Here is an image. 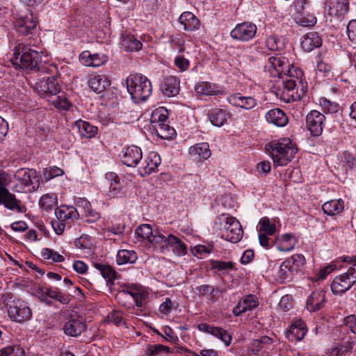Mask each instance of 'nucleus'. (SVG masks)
<instances>
[{
    "label": "nucleus",
    "mask_w": 356,
    "mask_h": 356,
    "mask_svg": "<svg viewBox=\"0 0 356 356\" xmlns=\"http://www.w3.org/2000/svg\"><path fill=\"white\" fill-rule=\"evenodd\" d=\"M293 65L290 63L289 59L280 54L268 58V63L265 67L270 72L271 76L275 77L289 75L291 71Z\"/></svg>",
    "instance_id": "9d476101"
},
{
    "label": "nucleus",
    "mask_w": 356,
    "mask_h": 356,
    "mask_svg": "<svg viewBox=\"0 0 356 356\" xmlns=\"http://www.w3.org/2000/svg\"><path fill=\"white\" fill-rule=\"evenodd\" d=\"M168 247H172L173 248V252L177 256H184L187 253V247L186 244L175 235L168 234Z\"/></svg>",
    "instance_id": "4c0bfd02"
},
{
    "label": "nucleus",
    "mask_w": 356,
    "mask_h": 356,
    "mask_svg": "<svg viewBox=\"0 0 356 356\" xmlns=\"http://www.w3.org/2000/svg\"><path fill=\"white\" fill-rule=\"evenodd\" d=\"M175 65L181 71L184 72L188 70L189 67L190 62L183 56H177L175 59Z\"/></svg>",
    "instance_id": "69168bd1"
},
{
    "label": "nucleus",
    "mask_w": 356,
    "mask_h": 356,
    "mask_svg": "<svg viewBox=\"0 0 356 356\" xmlns=\"http://www.w3.org/2000/svg\"><path fill=\"white\" fill-rule=\"evenodd\" d=\"M189 154L195 159H207L211 156V152L207 143H202L191 146L188 149Z\"/></svg>",
    "instance_id": "7c9ffc66"
},
{
    "label": "nucleus",
    "mask_w": 356,
    "mask_h": 356,
    "mask_svg": "<svg viewBox=\"0 0 356 356\" xmlns=\"http://www.w3.org/2000/svg\"><path fill=\"white\" fill-rule=\"evenodd\" d=\"M106 321L108 323H112L118 327L126 325L123 313L119 310H113L112 312L108 314Z\"/></svg>",
    "instance_id": "8fccbe9b"
},
{
    "label": "nucleus",
    "mask_w": 356,
    "mask_h": 356,
    "mask_svg": "<svg viewBox=\"0 0 356 356\" xmlns=\"http://www.w3.org/2000/svg\"><path fill=\"white\" fill-rule=\"evenodd\" d=\"M94 267L98 270L102 277L110 283H113V281L117 278V272L113 269V268L104 263H93Z\"/></svg>",
    "instance_id": "c9c22d12"
},
{
    "label": "nucleus",
    "mask_w": 356,
    "mask_h": 356,
    "mask_svg": "<svg viewBox=\"0 0 356 356\" xmlns=\"http://www.w3.org/2000/svg\"><path fill=\"white\" fill-rule=\"evenodd\" d=\"M349 3L348 1L332 2L330 7L328 13L330 15L341 17L348 12Z\"/></svg>",
    "instance_id": "a19ab883"
},
{
    "label": "nucleus",
    "mask_w": 356,
    "mask_h": 356,
    "mask_svg": "<svg viewBox=\"0 0 356 356\" xmlns=\"http://www.w3.org/2000/svg\"><path fill=\"white\" fill-rule=\"evenodd\" d=\"M326 302L325 293L321 290H316L312 293L306 302V307L309 311L316 312L324 307Z\"/></svg>",
    "instance_id": "412c9836"
},
{
    "label": "nucleus",
    "mask_w": 356,
    "mask_h": 356,
    "mask_svg": "<svg viewBox=\"0 0 356 356\" xmlns=\"http://www.w3.org/2000/svg\"><path fill=\"white\" fill-rule=\"evenodd\" d=\"M322 39L317 32H309L302 38L301 47L305 51H311L315 48L321 47Z\"/></svg>",
    "instance_id": "cd10ccee"
},
{
    "label": "nucleus",
    "mask_w": 356,
    "mask_h": 356,
    "mask_svg": "<svg viewBox=\"0 0 356 356\" xmlns=\"http://www.w3.org/2000/svg\"><path fill=\"white\" fill-rule=\"evenodd\" d=\"M49 89L47 91L46 96H52L58 94L60 92V86L59 85L58 81L54 79L53 76L49 77V83L48 85Z\"/></svg>",
    "instance_id": "052dcab7"
},
{
    "label": "nucleus",
    "mask_w": 356,
    "mask_h": 356,
    "mask_svg": "<svg viewBox=\"0 0 356 356\" xmlns=\"http://www.w3.org/2000/svg\"><path fill=\"white\" fill-rule=\"evenodd\" d=\"M325 117L319 111H311L307 115L306 124L307 129L314 136H320L324 127Z\"/></svg>",
    "instance_id": "4468645a"
},
{
    "label": "nucleus",
    "mask_w": 356,
    "mask_h": 356,
    "mask_svg": "<svg viewBox=\"0 0 356 356\" xmlns=\"http://www.w3.org/2000/svg\"><path fill=\"white\" fill-rule=\"evenodd\" d=\"M0 356H25V351L19 345L9 346L0 349Z\"/></svg>",
    "instance_id": "de8ad7c7"
},
{
    "label": "nucleus",
    "mask_w": 356,
    "mask_h": 356,
    "mask_svg": "<svg viewBox=\"0 0 356 356\" xmlns=\"http://www.w3.org/2000/svg\"><path fill=\"white\" fill-rule=\"evenodd\" d=\"M240 302L243 307H245L246 312L252 311L257 307L259 305L257 298L252 295L245 296L244 299Z\"/></svg>",
    "instance_id": "4d7b16f0"
},
{
    "label": "nucleus",
    "mask_w": 356,
    "mask_h": 356,
    "mask_svg": "<svg viewBox=\"0 0 356 356\" xmlns=\"http://www.w3.org/2000/svg\"><path fill=\"white\" fill-rule=\"evenodd\" d=\"M125 225L120 220L111 222V225L105 228V232H111L114 234H121L124 231Z\"/></svg>",
    "instance_id": "bf43d9fd"
},
{
    "label": "nucleus",
    "mask_w": 356,
    "mask_h": 356,
    "mask_svg": "<svg viewBox=\"0 0 356 356\" xmlns=\"http://www.w3.org/2000/svg\"><path fill=\"white\" fill-rule=\"evenodd\" d=\"M49 77L50 76H44L35 83V88L40 96L47 95V91L49 89Z\"/></svg>",
    "instance_id": "13d9d810"
},
{
    "label": "nucleus",
    "mask_w": 356,
    "mask_h": 356,
    "mask_svg": "<svg viewBox=\"0 0 356 356\" xmlns=\"http://www.w3.org/2000/svg\"><path fill=\"white\" fill-rule=\"evenodd\" d=\"M207 116L213 126L220 127L227 122L232 115L226 109L214 108L208 111Z\"/></svg>",
    "instance_id": "6ab92c4d"
},
{
    "label": "nucleus",
    "mask_w": 356,
    "mask_h": 356,
    "mask_svg": "<svg viewBox=\"0 0 356 356\" xmlns=\"http://www.w3.org/2000/svg\"><path fill=\"white\" fill-rule=\"evenodd\" d=\"M195 92L199 95H218L223 93L222 88L216 83L202 81L195 86Z\"/></svg>",
    "instance_id": "a878e982"
},
{
    "label": "nucleus",
    "mask_w": 356,
    "mask_h": 356,
    "mask_svg": "<svg viewBox=\"0 0 356 356\" xmlns=\"http://www.w3.org/2000/svg\"><path fill=\"white\" fill-rule=\"evenodd\" d=\"M309 0H296L294 8L296 15L304 14L305 10L309 5Z\"/></svg>",
    "instance_id": "0e129e2a"
},
{
    "label": "nucleus",
    "mask_w": 356,
    "mask_h": 356,
    "mask_svg": "<svg viewBox=\"0 0 356 356\" xmlns=\"http://www.w3.org/2000/svg\"><path fill=\"white\" fill-rule=\"evenodd\" d=\"M266 149L269 152L275 166L287 165L298 152L296 144L289 138L273 140L266 145Z\"/></svg>",
    "instance_id": "f03ea898"
},
{
    "label": "nucleus",
    "mask_w": 356,
    "mask_h": 356,
    "mask_svg": "<svg viewBox=\"0 0 356 356\" xmlns=\"http://www.w3.org/2000/svg\"><path fill=\"white\" fill-rule=\"evenodd\" d=\"M138 289L133 285L124 284L118 289L115 298L118 302H122V298H129L131 299Z\"/></svg>",
    "instance_id": "a18cd8bd"
},
{
    "label": "nucleus",
    "mask_w": 356,
    "mask_h": 356,
    "mask_svg": "<svg viewBox=\"0 0 356 356\" xmlns=\"http://www.w3.org/2000/svg\"><path fill=\"white\" fill-rule=\"evenodd\" d=\"M57 204V197L54 193L43 195L39 201L40 207L47 211L52 210Z\"/></svg>",
    "instance_id": "37998d69"
},
{
    "label": "nucleus",
    "mask_w": 356,
    "mask_h": 356,
    "mask_svg": "<svg viewBox=\"0 0 356 356\" xmlns=\"http://www.w3.org/2000/svg\"><path fill=\"white\" fill-rule=\"evenodd\" d=\"M121 45L122 47L127 51H137L142 48L143 44L140 40H137L134 35L123 34Z\"/></svg>",
    "instance_id": "f704fd0d"
},
{
    "label": "nucleus",
    "mask_w": 356,
    "mask_h": 356,
    "mask_svg": "<svg viewBox=\"0 0 356 356\" xmlns=\"http://www.w3.org/2000/svg\"><path fill=\"white\" fill-rule=\"evenodd\" d=\"M214 227L216 230L222 231L221 237L232 243L240 241L243 235V231L240 222L235 218L222 214L215 220Z\"/></svg>",
    "instance_id": "20e7f679"
},
{
    "label": "nucleus",
    "mask_w": 356,
    "mask_h": 356,
    "mask_svg": "<svg viewBox=\"0 0 356 356\" xmlns=\"http://www.w3.org/2000/svg\"><path fill=\"white\" fill-rule=\"evenodd\" d=\"M200 331L210 334L223 341L225 346H228L232 342L231 335L224 329L219 327H215L206 323H202L197 325Z\"/></svg>",
    "instance_id": "dca6fc26"
},
{
    "label": "nucleus",
    "mask_w": 356,
    "mask_h": 356,
    "mask_svg": "<svg viewBox=\"0 0 356 356\" xmlns=\"http://www.w3.org/2000/svg\"><path fill=\"white\" fill-rule=\"evenodd\" d=\"M307 333L305 323L302 320H297L293 323L289 330L286 333L289 341L296 342L301 341Z\"/></svg>",
    "instance_id": "a211bd4d"
},
{
    "label": "nucleus",
    "mask_w": 356,
    "mask_h": 356,
    "mask_svg": "<svg viewBox=\"0 0 356 356\" xmlns=\"http://www.w3.org/2000/svg\"><path fill=\"white\" fill-rule=\"evenodd\" d=\"M8 314L14 321L22 323L32 317V312L27 304L19 299L14 300L8 306Z\"/></svg>",
    "instance_id": "9b49d317"
},
{
    "label": "nucleus",
    "mask_w": 356,
    "mask_h": 356,
    "mask_svg": "<svg viewBox=\"0 0 356 356\" xmlns=\"http://www.w3.org/2000/svg\"><path fill=\"white\" fill-rule=\"evenodd\" d=\"M320 105L323 111L327 113H335L339 108L337 103L331 102L326 98H321L320 99Z\"/></svg>",
    "instance_id": "5fc2aeb1"
},
{
    "label": "nucleus",
    "mask_w": 356,
    "mask_h": 356,
    "mask_svg": "<svg viewBox=\"0 0 356 356\" xmlns=\"http://www.w3.org/2000/svg\"><path fill=\"white\" fill-rule=\"evenodd\" d=\"M265 118L268 123L281 127L286 125L289 121L288 117L280 108H273L268 111L266 113Z\"/></svg>",
    "instance_id": "393cba45"
},
{
    "label": "nucleus",
    "mask_w": 356,
    "mask_h": 356,
    "mask_svg": "<svg viewBox=\"0 0 356 356\" xmlns=\"http://www.w3.org/2000/svg\"><path fill=\"white\" fill-rule=\"evenodd\" d=\"M257 32L255 24L244 22L238 24L230 32V37L236 41L246 42L252 40Z\"/></svg>",
    "instance_id": "f8f14e48"
},
{
    "label": "nucleus",
    "mask_w": 356,
    "mask_h": 356,
    "mask_svg": "<svg viewBox=\"0 0 356 356\" xmlns=\"http://www.w3.org/2000/svg\"><path fill=\"white\" fill-rule=\"evenodd\" d=\"M346 31L349 40L356 43V20L352 19L349 22L346 27Z\"/></svg>",
    "instance_id": "e2e57ef3"
},
{
    "label": "nucleus",
    "mask_w": 356,
    "mask_h": 356,
    "mask_svg": "<svg viewBox=\"0 0 356 356\" xmlns=\"http://www.w3.org/2000/svg\"><path fill=\"white\" fill-rule=\"evenodd\" d=\"M276 226L274 222L267 217H263L259 222V231L260 233H264L272 236L276 232Z\"/></svg>",
    "instance_id": "c03bdc74"
},
{
    "label": "nucleus",
    "mask_w": 356,
    "mask_h": 356,
    "mask_svg": "<svg viewBox=\"0 0 356 356\" xmlns=\"http://www.w3.org/2000/svg\"><path fill=\"white\" fill-rule=\"evenodd\" d=\"M106 179L110 181L109 196L115 197L122 188V185L120 181V179L116 173L113 172H107Z\"/></svg>",
    "instance_id": "e433bc0d"
},
{
    "label": "nucleus",
    "mask_w": 356,
    "mask_h": 356,
    "mask_svg": "<svg viewBox=\"0 0 356 356\" xmlns=\"http://www.w3.org/2000/svg\"><path fill=\"white\" fill-rule=\"evenodd\" d=\"M111 84L105 75H95L88 80V86L96 93L104 92Z\"/></svg>",
    "instance_id": "2f4dec72"
},
{
    "label": "nucleus",
    "mask_w": 356,
    "mask_h": 356,
    "mask_svg": "<svg viewBox=\"0 0 356 356\" xmlns=\"http://www.w3.org/2000/svg\"><path fill=\"white\" fill-rule=\"evenodd\" d=\"M344 262H348L347 271L335 277L331 284V290L335 295H339L348 291L356 282V256L345 257Z\"/></svg>",
    "instance_id": "39448f33"
},
{
    "label": "nucleus",
    "mask_w": 356,
    "mask_h": 356,
    "mask_svg": "<svg viewBox=\"0 0 356 356\" xmlns=\"http://www.w3.org/2000/svg\"><path fill=\"white\" fill-rule=\"evenodd\" d=\"M297 81L301 84L302 87V95H304L306 92L304 83H302V80L299 79L298 77H296L295 79L292 74V72L289 74V75H284L278 77L277 84L278 88H282V98L285 102H289L291 99L294 100L296 98L295 95L297 93L296 91L297 87Z\"/></svg>",
    "instance_id": "1a4fd4ad"
},
{
    "label": "nucleus",
    "mask_w": 356,
    "mask_h": 356,
    "mask_svg": "<svg viewBox=\"0 0 356 356\" xmlns=\"http://www.w3.org/2000/svg\"><path fill=\"white\" fill-rule=\"evenodd\" d=\"M0 204L10 210H17L19 213L26 211L25 207L21 205V201L9 191L0 195Z\"/></svg>",
    "instance_id": "4be33fe9"
},
{
    "label": "nucleus",
    "mask_w": 356,
    "mask_h": 356,
    "mask_svg": "<svg viewBox=\"0 0 356 356\" xmlns=\"http://www.w3.org/2000/svg\"><path fill=\"white\" fill-rule=\"evenodd\" d=\"M352 349V345L349 342L338 344L331 348L330 356H345Z\"/></svg>",
    "instance_id": "603ef678"
},
{
    "label": "nucleus",
    "mask_w": 356,
    "mask_h": 356,
    "mask_svg": "<svg viewBox=\"0 0 356 356\" xmlns=\"http://www.w3.org/2000/svg\"><path fill=\"white\" fill-rule=\"evenodd\" d=\"M129 94L134 103L145 101L152 94L150 81L141 74H131L126 79Z\"/></svg>",
    "instance_id": "7ed1b4c3"
},
{
    "label": "nucleus",
    "mask_w": 356,
    "mask_h": 356,
    "mask_svg": "<svg viewBox=\"0 0 356 356\" xmlns=\"http://www.w3.org/2000/svg\"><path fill=\"white\" fill-rule=\"evenodd\" d=\"M323 212L329 216H335L343 209V202L340 200H332L325 202L322 206Z\"/></svg>",
    "instance_id": "ea45409f"
},
{
    "label": "nucleus",
    "mask_w": 356,
    "mask_h": 356,
    "mask_svg": "<svg viewBox=\"0 0 356 356\" xmlns=\"http://www.w3.org/2000/svg\"><path fill=\"white\" fill-rule=\"evenodd\" d=\"M87 330L86 321L80 318L70 317L64 323L63 330L65 335L71 337L80 336Z\"/></svg>",
    "instance_id": "2eb2a0df"
},
{
    "label": "nucleus",
    "mask_w": 356,
    "mask_h": 356,
    "mask_svg": "<svg viewBox=\"0 0 356 356\" xmlns=\"http://www.w3.org/2000/svg\"><path fill=\"white\" fill-rule=\"evenodd\" d=\"M154 131L159 137L166 140L172 138L176 134L175 129L170 127L168 122L161 123Z\"/></svg>",
    "instance_id": "79ce46f5"
},
{
    "label": "nucleus",
    "mask_w": 356,
    "mask_h": 356,
    "mask_svg": "<svg viewBox=\"0 0 356 356\" xmlns=\"http://www.w3.org/2000/svg\"><path fill=\"white\" fill-rule=\"evenodd\" d=\"M294 20L298 24L304 27L313 26L317 22L316 17L310 14L307 16H305L304 14L296 15Z\"/></svg>",
    "instance_id": "09e8293b"
},
{
    "label": "nucleus",
    "mask_w": 356,
    "mask_h": 356,
    "mask_svg": "<svg viewBox=\"0 0 356 356\" xmlns=\"http://www.w3.org/2000/svg\"><path fill=\"white\" fill-rule=\"evenodd\" d=\"M137 259L136 252L129 250H120L116 257V262L118 265L134 264Z\"/></svg>",
    "instance_id": "58836bf2"
},
{
    "label": "nucleus",
    "mask_w": 356,
    "mask_h": 356,
    "mask_svg": "<svg viewBox=\"0 0 356 356\" xmlns=\"http://www.w3.org/2000/svg\"><path fill=\"white\" fill-rule=\"evenodd\" d=\"M344 159L346 165L348 168L351 170L356 168V157L352 155L350 153L346 152H344Z\"/></svg>",
    "instance_id": "774afa93"
},
{
    "label": "nucleus",
    "mask_w": 356,
    "mask_h": 356,
    "mask_svg": "<svg viewBox=\"0 0 356 356\" xmlns=\"http://www.w3.org/2000/svg\"><path fill=\"white\" fill-rule=\"evenodd\" d=\"M10 60L16 69L38 71L42 65V53L28 44L19 43L15 47Z\"/></svg>",
    "instance_id": "f257e3e1"
},
{
    "label": "nucleus",
    "mask_w": 356,
    "mask_h": 356,
    "mask_svg": "<svg viewBox=\"0 0 356 356\" xmlns=\"http://www.w3.org/2000/svg\"><path fill=\"white\" fill-rule=\"evenodd\" d=\"M168 234L165 236L159 229H154V233L149 240L154 250L163 253L168 248Z\"/></svg>",
    "instance_id": "bb28decb"
},
{
    "label": "nucleus",
    "mask_w": 356,
    "mask_h": 356,
    "mask_svg": "<svg viewBox=\"0 0 356 356\" xmlns=\"http://www.w3.org/2000/svg\"><path fill=\"white\" fill-rule=\"evenodd\" d=\"M64 173L63 170L56 166H50L43 170V178L45 181H49L56 177L60 176Z\"/></svg>",
    "instance_id": "6e6d98bb"
},
{
    "label": "nucleus",
    "mask_w": 356,
    "mask_h": 356,
    "mask_svg": "<svg viewBox=\"0 0 356 356\" xmlns=\"http://www.w3.org/2000/svg\"><path fill=\"white\" fill-rule=\"evenodd\" d=\"M38 24V22L33 13L28 10L19 15L15 22V28L19 34L28 35L34 33Z\"/></svg>",
    "instance_id": "ddd939ff"
},
{
    "label": "nucleus",
    "mask_w": 356,
    "mask_h": 356,
    "mask_svg": "<svg viewBox=\"0 0 356 356\" xmlns=\"http://www.w3.org/2000/svg\"><path fill=\"white\" fill-rule=\"evenodd\" d=\"M55 215L56 220L51 222L52 227L60 235L66 226L70 228L73 220L79 218V211L72 206H60L55 210Z\"/></svg>",
    "instance_id": "423d86ee"
},
{
    "label": "nucleus",
    "mask_w": 356,
    "mask_h": 356,
    "mask_svg": "<svg viewBox=\"0 0 356 356\" xmlns=\"http://www.w3.org/2000/svg\"><path fill=\"white\" fill-rule=\"evenodd\" d=\"M141 149L137 146L128 147L122 156V163L129 167H135L142 159Z\"/></svg>",
    "instance_id": "aec40b11"
},
{
    "label": "nucleus",
    "mask_w": 356,
    "mask_h": 356,
    "mask_svg": "<svg viewBox=\"0 0 356 356\" xmlns=\"http://www.w3.org/2000/svg\"><path fill=\"white\" fill-rule=\"evenodd\" d=\"M160 90L165 96H177L180 90L179 79L172 76L165 77L161 83Z\"/></svg>",
    "instance_id": "f3484780"
},
{
    "label": "nucleus",
    "mask_w": 356,
    "mask_h": 356,
    "mask_svg": "<svg viewBox=\"0 0 356 356\" xmlns=\"http://www.w3.org/2000/svg\"><path fill=\"white\" fill-rule=\"evenodd\" d=\"M171 351L168 346L162 344L149 345L147 349V354L149 356H156L163 354H169Z\"/></svg>",
    "instance_id": "3c124183"
},
{
    "label": "nucleus",
    "mask_w": 356,
    "mask_h": 356,
    "mask_svg": "<svg viewBox=\"0 0 356 356\" xmlns=\"http://www.w3.org/2000/svg\"><path fill=\"white\" fill-rule=\"evenodd\" d=\"M305 263V259L301 254H294L285 259L277 273V280L280 282L291 280Z\"/></svg>",
    "instance_id": "0eeeda50"
},
{
    "label": "nucleus",
    "mask_w": 356,
    "mask_h": 356,
    "mask_svg": "<svg viewBox=\"0 0 356 356\" xmlns=\"http://www.w3.org/2000/svg\"><path fill=\"white\" fill-rule=\"evenodd\" d=\"M227 101L233 106L241 107L244 109H251L257 105V101L252 97H245L240 93H236L230 95Z\"/></svg>",
    "instance_id": "5701e85b"
},
{
    "label": "nucleus",
    "mask_w": 356,
    "mask_h": 356,
    "mask_svg": "<svg viewBox=\"0 0 356 356\" xmlns=\"http://www.w3.org/2000/svg\"><path fill=\"white\" fill-rule=\"evenodd\" d=\"M75 125L83 138H90L97 134V127L88 122L79 120L75 122Z\"/></svg>",
    "instance_id": "72a5a7b5"
},
{
    "label": "nucleus",
    "mask_w": 356,
    "mask_h": 356,
    "mask_svg": "<svg viewBox=\"0 0 356 356\" xmlns=\"http://www.w3.org/2000/svg\"><path fill=\"white\" fill-rule=\"evenodd\" d=\"M179 22L184 26L185 31H189L198 29L200 25L199 19L191 12L183 13L179 18Z\"/></svg>",
    "instance_id": "c756f323"
},
{
    "label": "nucleus",
    "mask_w": 356,
    "mask_h": 356,
    "mask_svg": "<svg viewBox=\"0 0 356 356\" xmlns=\"http://www.w3.org/2000/svg\"><path fill=\"white\" fill-rule=\"evenodd\" d=\"M163 334L161 335L165 340L176 343L179 341L177 335L169 326L163 327Z\"/></svg>",
    "instance_id": "680f3d73"
},
{
    "label": "nucleus",
    "mask_w": 356,
    "mask_h": 356,
    "mask_svg": "<svg viewBox=\"0 0 356 356\" xmlns=\"http://www.w3.org/2000/svg\"><path fill=\"white\" fill-rule=\"evenodd\" d=\"M154 233V229L153 230L151 226L148 224L141 225L140 226L138 227L135 231V234L136 235L143 239L147 240L148 241Z\"/></svg>",
    "instance_id": "864d4df0"
},
{
    "label": "nucleus",
    "mask_w": 356,
    "mask_h": 356,
    "mask_svg": "<svg viewBox=\"0 0 356 356\" xmlns=\"http://www.w3.org/2000/svg\"><path fill=\"white\" fill-rule=\"evenodd\" d=\"M81 215L86 218V221L88 222H95L100 218V214L95 211L92 208V207H90L88 210H87L85 213H83Z\"/></svg>",
    "instance_id": "338daca9"
},
{
    "label": "nucleus",
    "mask_w": 356,
    "mask_h": 356,
    "mask_svg": "<svg viewBox=\"0 0 356 356\" xmlns=\"http://www.w3.org/2000/svg\"><path fill=\"white\" fill-rule=\"evenodd\" d=\"M211 268L220 273H225L234 269V263L232 261H223L220 260H211Z\"/></svg>",
    "instance_id": "49530a36"
},
{
    "label": "nucleus",
    "mask_w": 356,
    "mask_h": 356,
    "mask_svg": "<svg viewBox=\"0 0 356 356\" xmlns=\"http://www.w3.org/2000/svg\"><path fill=\"white\" fill-rule=\"evenodd\" d=\"M14 178L19 182V184L13 186L15 192H24L31 186L33 190H35L39 186L37 172L33 169L20 168L15 172Z\"/></svg>",
    "instance_id": "6e6552de"
},
{
    "label": "nucleus",
    "mask_w": 356,
    "mask_h": 356,
    "mask_svg": "<svg viewBox=\"0 0 356 356\" xmlns=\"http://www.w3.org/2000/svg\"><path fill=\"white\" fill-rule=\"evenodd\" d=\"M160 162L161 159L158 154L154 152L149 153L147 158L142 163V167L140 168V175L145 176L155 172Z\"/></svg>",
    "instance_id": "b1692460"
},
{
    "label": "nucleus",
    "mask_w": 356,
    "mask_h": 356,
    "mask_svg": "<svg viewBox=\"0 0 356 356\" xmlns=\"http://www.w3.org/2000/svg\"><path fill=\"white\" fill-rule=\"evenodd\" d=\"M195 289L199 293L200 296L206 297L212 302L218 300L222 294L221 289L209 284L200 285L197 286Z\"/></svg>",
    "instance_id": "c85d7f7f"
},
{
    "label": "nucleus",
    "mask_w": 356,
    "mask_h": 356,
    "mask_svg": "<svg viewBox=\"0 0 356 356\" xmlns=\"http://www.w3.org/2000/svg\"><path fill=\"white\" fill-rule=\"evenodd\" d=\"M168 111L164 107H159L154 109L151 115L150 123L153 129L160 126L161 123L168 122Z\"/></svg>",
    "instance_id": "473e14b6"
}]
</instances>
